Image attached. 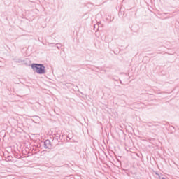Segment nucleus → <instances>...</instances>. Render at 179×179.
<instances>
[{"mask_svg":"<svg viewBox=\"0 0 179 179\" xmlns=\"http://www.w3.org/2000/svg\"><path fill=\"white\" fill-rule=\"evenodd\" d=\"M44 148L45 149H50L52 148L51 141L48 139L44 141Z\"/></svg>","mask_w":179,"mask_h":179,"instance_id":"obj_2","label":"nucleus"},{"mask_svg":"<svg viewBox=\"0 0 179 179\" xmlns=\"http://www.w3.org/2000/svg\"><path fill=\"white\" fill-rule=\"evenodd\" d=\"M113 80H115L116 82L118 80H117V78H113Z\"/></svg>","mask_w":179,"mask_h":179,"instance_id":"obj_4","label":"nucleus"},{"mask_svg":"<svg viewBox=\"0 0 179 179\" xmlns=\"http://www.w3.org/2000/svg\"><path fill=\"white\" fill-rule=\"evenodd\" d=\"M161 179H166V178H164V177H162V178H161Z\"/></svg>","mask_w":179,"mask_h":179,"instance_id":"obj_5","label":"nucleus"},{"mask_svg":"<svg viewBox=\"0 0 179 179\" xmlns=\"http://www.w3.org/2000/svg\"><path fill=\"white\" fill-rule=\"evenodd\" d=\"M14 61H15V62H17L18 64H20L22 62V61L20 59H14Z\"/></svg>","mask_w":179,"mask_h":179,"instance_id":"obj_3","label":"nucleus"},{"mask_svg":"<svg viewBox=\"0 0 179 179\" xmlns=\"http://www.w3.org/2000/svg\"><path fill=\"white\" fill-rule=\"evenodd\" d=\"M120 83H122V81H121V80H120Z\"/></svg>","mask_w":179,"mask_h":179,"instance_id":"obj_6","label":"nucleus"},{"mask_svg":"<svg viewBox=\"0 0 179 179\" xmlns=\"http://www.w3.org/2000/svg\"><path fill=\"white\" fill-rule=\"evenodd\" d=\"M31 68L34 72H36L39 75H44L45 73V66L43 64L34 63L31 64Z\"/></svg>","mask_w":179,"mask_h":179,"instance_id":"obj_1","label":"nucleus"}]
</instances>
